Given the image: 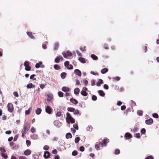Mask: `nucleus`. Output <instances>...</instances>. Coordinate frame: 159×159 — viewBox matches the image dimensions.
<instances>
[{
	"mask_svg": "<svg viewBox=\"0 0 159 159\" xmlns=\"http://www.w3.org/2000/svg\"><path fill=\"white\" fill-rule=\"evenodd\" d=\"M31 151L30 149H27L25 150L24 152V154L25 156H28L30 155L31 153Z\"/></svg>",
	"mask_w": 159,
	"mask_h": 159,
	"instance_id": "9b49d317",
	"label": "nucleus"
},
{
	"mask_svg": "<svg viewBox=\"0 0 159 159\" xmlns=\"http://www.w3.org/2000/svg\"><path fill=\"white\" fill-rule=\"evenodd\" d=\"M98 93L99 95L102 97L104 96L105 95V93L102 90H99L98 91Z\"/></svg>",
	"mask_w": 159,
	"mask_h": 159,
	"instance_id": "6ab92c4d",
	"label": "nucleus"
},
{
	"mask_svg": "<svg viewBox=\"0 0 159 159\" xmlns=\"http://www.w3.org/2000/svg\"><path fill=\"white\" fill-rule=\"evenodd\" d=\"M66 139H69L72 137V135L70 133H67L66 134Z\"/></svg>",
	"mask_w": 159,
	"mask_h": 159,
	"instance_id": "c756f323",
	"label": "nucleus"
},
{
	"mask_svg": "<svg viewBox=\"0 0 159 159\" xmlns=\"http://www.w3.org/2000/svg\"><path fill=\"white\" fill-rule=\"evenodd\" d=\"M143 49L145 52H146L147 51V46H144L143 47Z\"/></svg>",
	"mask_w": 159,
	"mask_h": 159,
	"instance_id": "bf43d9fd",
	"label": "nucleus"
},
{
	"mask_svg": "<svg viewBox=\"0 0 159 159\" xmlns=\"http://www.w3.org/2000/svg\"><path fill=\"white\" fill-rule=\"evenodd\" d=\"M58 95L60 97H63V93L61 91H59L58 93Z\"/></svg>",
	"mask_w": 159,
	"mask_h": 159,
	"instance_id": "4c0bfd02",
	"label": "nucleus"
},
{
	"mask_svg": "<svg viewBox=\"0 0 159 159\" xmlns=\"http://www.w3.org/2000/svg\"><path fill=\"white\" fill-rule=\"evenodd\" d=\"M52 109L49 106H47L45 108L46 112L48 114H51L52 112Z\"/></svg>",
	"mask_w": 159,
	"mask_h": 159,
	"instance_id": "39448f33",
	"label": "nucleus"
},
{
	"mask_svg": "<svg viewBox=\"0 0 159 159\" xmlns=\"http://www.w3.org/2000/svg\"><path fill=\"white\" fill-rule=\"evenodd\" d=\"M27 35L31 39H35L32 33L31 32H27Z\"/></svg>",
	"mask_w": 159,
	"mask_h": 159,
	"instance_id": "f8f14e48",
	"label": "nucleus"
},
{
	"mask_svg": "<svg viewBox=\"0 0 159 159\" xmlns=\"http://www.w3.org/2000/svg\"><path fill=\"white\" fill-rule=\"evenodd\" d=\"M79 60L83 63H84L86 62V61L85 59L82 57H80L78 59Z\"/></svg>",
	"mask_w": 159,
	"mask_h": 159,
	"instance_id": "aec40b11",
	"label": "nucleus"
},
{
	"mask_svg": "<svg viewBox=\"0 0 159 159\" xmlns=\"http://www.w3.org/2000/svg\"><path fill=\"white\" fill-rule=\"evenodd\" d=\"M35 130V129L33 127H32L30 129V131L32 133H34Z\"/></svg>",
	"mask_w": 159,
	"mask_h": 159,
	"instance_id": "69168bd1",
	"label": "nucleus"
},
{
	"mask_svg": "<svg viewBox=\"0 0 159 159\" xmlns=\"http://www.w3.org/2000/svg\"><path fill=\"white\" fill-rule=\"evenodd\" d=\"M25 67V70L26 71H29L31 69V67L29 66V63L28 61H26L24 63Z\"/></svg>",
	"mask_w": 159,
	"mask_h": 159,
	"instance_id": "7ed1b4c3",
	"label": "nucleus"
},
{
	"mask_svg": "<svg viewBox=\"0 0 159 159\" xmlns=\"http://www.w3.org/2000/svg\"><path fill=\"white\" fill-rule=\"evenodd\" d=\"M66 75V73L65 72H63L61 74V76L62 79H64Z\"/></svg>",
	"mask_w": 159,
	"mask_h": 159,
	"instance_id": "2f4dec72",
	"label": "nucleus"
},
{
	"mask_svg": "<svg viewBox=\"0 0 159 159\" xmlns=\"http://www.w3.org/2000/svg\"><path fill=\"white\" fill-rule=\"evenodd\" d=\"M152 116L155 118H158V115L157 113H154L152 114Z\"/></svg>",
	"mask_w": 159,
	"mask_h": 159,
	"instance_id": "864d4df0",
	"label": "nucleus"
},
{
	"mask_svg": "<svg viewBox=\"0 0 159 159\" xmlns=\"http://www.w3.org/2000/svg\"><path fill=\"white\" fill-rule=\"evenodd\" d=\"M19 159H27L25 157L22 156L19 157Z\"/></svg>",
	"mask_w": 159,
	"mask_h": 159,
	"instance_id": "774afa93",
	"label": "nucleus"
},
{
	"mask_svg": "<svg viewBox=\"0 0 159 159\" xmlns=\"http://www.w3.org/2000/svg\"><path fill=\"white\" fill-rule=\"evenodd\" d=\"M54 68L56 70H59L61 69L60 66L56 64L54 66Z\"/></svg>",
	"mask_w": 159,
	"mask_h": 159,
	"instance_id": "c85d7f7f",
	"label": "nucleus"
},
{
	"mask_svg": "<svg viewBox=\"0 0 159 159\" xmlns=\"http://www.w3.org/2000/svg\"><path fill=\"white\" fill-rule=\"evenodd\" d=\"M145 159H154V158L152 156H149L145 158Z\"/></svg>",
	"mask_w": 159,
	"mask_h": 159,
	"instance_id": "0e129e2a",
	"label": "nucleus"
},
{
	"mask_svg": "<svg viewBox=\"0 0 159 159\" xmlns=\"http://www.w3.org/2000/svg\"><path fill=\"white\" fill-rule=\"evenodd\" d=\"M69 64V62L68 61H65L64 63V65L66 67H67V66H68Z\"/></svg>",
	"mask_w": 159,
	"mask_h": 159,
	"instance_id": "6e6d98bb",
	"label": "nucleus"
},
{
	"mask_svg": "<svg viewBox=\"0 0 159 159\" xmlns=\"http://www.w3.org/2000/svg\"><path fill=\"white\" fill-rule=\"evenodd\" d=\"M35 85L33 84L32 83H30L27 85L26 87L28 89H31V88H34Z\"/></svg>",
	"mask_w": 159,
	"mask_h": 159,
	"instance_id": "dca6fc26",
	"label": "nucleus"
},
{
	"mask_svg": "<svg viewBox=\"0 0 159 159\" xmlns=\"http://www.w3.org/2000/svg\"><path fill=\"white\" fill-rule=\"evenodd\" d=\"M67 55V57H70L72 56V53L70 52H69V51H67L66 52Z\"/></svg>",
	"mask_w": 159,
	"mask_h": 159,
	"instance_id": "603ef678",
	"label": "nucleus"
},
{
	"mask_svg": "<svg viewBox=\"0 0 159 159\" xmlns=\"http://www.w3.org/2000/svg\"><path fill=\"white\" fill-rule=\"evenodd\" d=\"M67 69L69 70H70L72 69H73V66L71 64H69L68 66H67Z\"/></svg>",
	"mask_w": 159,
	"mask_h": 159,
	"instance_id": "a18cd8bd",
	"label": "nucleus"
},
{
	"mask_svg": "<svg viewBox=\"0 0 159 159\" xmlns=\"http://www.w3.org/2000/svg\"><path fill=\"white\" fill-rule=\"evenodd\" d=\"M46 85H47V84H39V86H40V88L42 89H43Z\"/></svg>",
	"mask_w": 159,
	"mask_h": 159,
	"instance_id": "de8ad7c7",
	"label": "nucleus"
},
{
	"mask_svg": "<svg viewBox=\"0 0 159 159\" xmlns=\"http://www.w3.org/2000/svg\"><path fill=\"white\" fill-rule=\"evenodd\" d=\"M75 109L74 108L69 107L67 108V110L69 111L74 112Z\"/></svg>",
	"mask_w": 159,
	"mask_h": 159,
	"instance_id": "72a5a7b5",
	"label": "nucleus"
},
{
	"mask_svg": "<svg viewBox=\"0 0 159 159\" xmlns=\"http://www.w3.org/2000/svg\"><path fill=\"white\" fill-rule=\"evenodd\" d=\"M100 145L103 146V143L101 142L96 143L95 145V148L97 150H98L99 149V146Z\"/></svg>",
	"mask_w": 159,
	"mask_h": 159,
	"instance_id": "6e6552de",
	"label": "nucleus"
},
{
	"mask_svg": "<svg viewBox=\"0 0 159 159\" xmlns=\"http://www.w3.org/2000/svg\"><path fill=\"white\" fill-rule=\"evenodd\" d=\"M73 127L74 128H75V129L78 130V125L76 124H74L73 125Z\"/></svg>",
	"mask_w": 159,
	"mask_h": 159,
	"instance_id": "4d7b16f0",
	"label": "nucleus"
},
{
	"mask_svg": "<svg viewBox=\"0 0 159 159\" xmlns=\"http://www.w3.org/2000/svg\"><path fill=\"white\" fill-rule=\"evenodd\" d=\"M120 153V151L118 149H116L115 150V154L116 155L119 154Z\"/></svg>",
	"mask_w": 159,
	"mask_h": 159,
	"instance_id": "49530a36",
	"label": "nucleus"
},
{
	"mask_svg": "<svg viewBox=\"0 0 159 159\" xmlns=\"http://www.w3.org/2000/svg\"><path fill=\"white\" fill-rule=\"evenodd\" d=\"M74 114L75 115H78L80 114V111L78 110L75 109V111H74Z\"/></svg>",
	"mask_w": 159,
	"mask_h": 159,
	"instance_id": "e433bc0d",
	"label": "nucleus"
},
{
	"mask_svg": "<svg viewBox=\"0 0 159 159\" xmlns=\"http://www.w3.org/2000/svg\"><path fill=\"white\" fill-rule=\"evenodd\" d=\"M75 73L79 76L81 75V71L78 69H76L74 70Z\"/></svg>",
	"mask_w": 159,
	"mask_h": 159,
	"instance_id": "4468645a",
	"label": "nucleus"
},
{
	"mask_svg": "<svg viewBox=\"0 0 159 159\" xmlns=\"http://www.w3.org/2000/svg\"><path fill=\"white\" fill-rule=\"evenodd\" d=\"M134 137L139 138L140 137V134L139 133H137L134 134Z\"/></svg>",
	"mask_w": 159,
	"mask_h": 159,
	"instance_id": "37998d69",
	"label": "nucleus"
},
{
	"mask_svg": "<svg viewBox=\"0 0 159 159\" xmlns=\"http://www.w3.org/2000/svg\"><path fill=\"white\" fill-rule=\"evenodd\" d=\"M80 91V89L78 88H77L74 89V93L75 94L77 95L79 93Z\"/></svg>",
	"mask_w": 159,
	"mask_h": 159,
	"instance_id": "a211bd4d",
	"label": "nucleus"
},
{
	"mask_svg": "<svg viewBox=\"0 0 159 159\" xmlns=\"http://www.w3.org/2000/svg\"><path fill=\"white\" fill-rule=\"evenodd\" d=\"M8 108V110L9 111L11 112L13 111V104L11 103H8L7 106Z\"/></svg>",
	"mask_w": 159,
	"mask_h": 159,
	"instance_id": "20e7f679",
	"label": "nucleus"
},
{
	"mask_svg": "<svg viewBox=\"0 0 159 159\" xmlns=\"http://www.w3.org/2000/svg\"><path fill=\"white\" fill-rule=\"evenodd\" d=\"M41 68H43L44 67V66L42 65V62L41 61H39L38 63H37L35 66V67L36 68H38L40 67Z\"/></svg>",
	"mask_w": 159,
	"mask_h": 159,
	"instance_id": "423d86ee",
	"label": "nucleus"
},
{
	"mask_svg": "<svg viewBox=\"0 0 159 159\" xmlns=\"http://www.w3.org/2000/svg\"><path fill=\"white\" fill-rule=\"evenodd\" d=\"M80 49L82 51H86L85 47L84 46L83 47H80Z\"/></svg>",
	"mask_w": 159,
	"mask_h": 159,
	"instance_id": "13d9d810",
	"label": "nucleus"
},
{
	"mask_svg": "<svg viewBox=\"0 0 159 159\" xmlns=\"http://www.w3.org/2000/svg\"><path fill=\"white\" fill-rule=\"evenodd\" d=\"M137 113L139 115L142 116L143 114V111L142 110H138L137 111Z\"/></svg>",
	"mask_w": 159,
	"mask_h": 159,
	"instance_id": "f704fd0d",
	"label": "nucleus"
},
{
	"mask_svg": "<svg viewBox=\"0 0 159 159\" xmlns=\"http://www.w3.org/2000/svg\"><path fill=\"white\" fill-rule=\"evenodd\" d=\"M103 48L106 49H108V45L107 44H105L103 45Z\"/></svg>",
	"mask_w": 159,
	"mask_h": 159,
	"instance_id": "e2e57ef3",
	"label": "nucleus"
},
{
	"mask_svg": "<svg viewBox=\"0 0 159 159\" xmlns=\"http://www.w3.org/2000/svg\"><path fill=\"white\" fill-rule=\"evenodd\" d=\"M70 101L71 102L75 105H76L78 103V101L73 98H70Z\"/></svg>",
	"mask_w": 159,
	"mask_h": 159,
	"instance_id": "ddd939ff",
	"label": "nucleus"
},
{
	"mask_svg": "<svg viewBox=\"0 0 159 159\" xmlns=\"http://www.w3.org/2000/svg\"><path fill=\"white\" fill-rule=\"evenodd\" d=\"M49 147L48 145H45L43 148V149H44L45 150H49Z\"/></svg>",
	"mask_w": 159,
	"mask_h": 159,
	"instance_id": "79ce46f5",
	"label": "nucleus"
},
{
	"mask_svg": "<svg viewBox=\"0 0 159 159\" xmlns=\"http://www.w3.org/2000/svg\"><path fill=\"white\" fill-rule=\"evenodd\" d=\"M42 110L41 108H38L35 111L37 115H39L41 112Z\"/></svg>",
	"mask_w": 159,
	"mask_h": 159,
	"instance_id": "b1692460",
	"label": "nucleus"
},
{
	"mask_svg": "<svg viewBox=\"0 0 159 159\" xmlns=\"http://www.w3.org/2000/svg\"><path fill=\"white\" fill-rule=\"evenodd\" d=\"M103 83V80L101 79L99 80L96 83V85L97 86H100L101 84Z\"/></svg>",
	"mask_w": 159,
	"mask_h": 159,
	"instance_id": "412c9836",
	"label": "nucleus"
},
{
	"mask_svg": "<svg viewBox=\"0 0 159 159\" xmlns=\"http://www.w3.org/2000/svg\"><path fill=\"white\" fill-rule=\"evenodd\" d=\"M80 93L82 95L84 96H86L88 94V93L86 92L83 90L81 91Z\"/></svg>",
	"mask_w": 159,
	"mask_h": 159,
	"instance_id": "bb28decb",
	"label": "nucleus"
},
{
	"mask_svg": "<svg viewBox=\"0 0 159 159\" xmlns=\"http://www.w3.org/2000/svg\"><path fill=\"white\" fill-rule=\"evenodd\" d=\"M125 137L126 139H129L132 137V135L129 133H126L125 135Z\"/></svg>",
	"mask_w": 159,
	"mask_h": 159,
	"instance_id": "0eeeda50",
	"label": "nucleus"
},
{
	"mask_svg": "<svg viewBox=\"0 0 159 159\" xmlns=\"http://www.w3.org/2000/svg\"><path fill=\"white\" fill-rule=\"evenodd\" d=\"M62 90L63 92H67L69 91L70 89L68 87L64 86L62 87Z\"/></svg>",
	"mask_w": 159,
	"mask_h": 159,
	"instance_id": "2eb2a0df",
	"label": "nucleus"
},
{
	"mask_svg": "<svg viewBox=\"0 0 159 159\" xmlns=\"http://www.w3.org/2000/svg\"><path fill=\"white\" fill-rule=\"evenodd\" d=\"M92 99L93 101H96L97 99V97L95 95H93L92 96Z\"/></svg>",
	"mask_w": 159,
	"mask_h": 159,
	"instance_id": "8fccbe9b",
	"label": "nucleus"
},
{
	"mask_svg": "<svg viewBox=\"0 0 159 159\" xmlns=\"http://www.w3.org/2000/svg\"><path fill=\"white\" fill-rule=\"evenodd\" d=\"M63 58L61 56H59L56 57L55 59V61L56 63H58L60 62V60H63Z\"/></svg>",
	"mask_w": 159,
	"mask_h": 159,
	"instance_id": "1a4fd4ad",
	"label": "nucleus"
},
{
	"mask_svg": "<svg viewBox=\"0 0 159 159\" xmlns=\"http://www.w3.org/2000/svg\"><path fill=\"white\" fill-rule=\"evenodd\" d=\"M26 143L27 146H29L31 145V142L30 140H26Z\"/></svg>",
	"mask_w": 159,
	"mask_h": 159,
	"instance_id": "09e8293b",
	"label": "nucleus"
},
{
	"mask_svg": "<svg viewBox=\"0 0 159 159\" xmlns=\"http://www.w3.org/2000/svg\"><path fill=\"white\" fill-rule=\"evenodd\" d=\"M36 76L35 75L33 74L31 75L30 77V78L31 80L33 79L34 80H36V79L35 78H34V77Z\"/></svg>",
	"mask_w": 159,
	"mask_h": 159,
	"instance_id": "58836bf2",
	"label": "nucleus"
},
{
	"mask_svg": "<svg viewBox=\"0 0 159 159\" xmlns=\"http://www.w3.org/2000/svg\"><path fill=\"white\" fill-rule=\"evenodd\" d=\"M32 109V108L31 107H30L28 110L26 111H25V114L26 115H29L30 112V111Z\"/></svg>",
	"mask_w": 159,
	"mask_h": 159,
	"instance_id": "7c9ffc66",
	"label": "nucleus"
},
{
	"mask_svg": "<svg viewBox=\"0 0 159 159\" xmlns=\"http://www.w3.org/2000/svg\"><path fill=\"white\" fill-rule=\"evenodd\" d=\"M108 71V69L107 68H105L102 69L101 70V72L102 73L104 74L106 73Z\"/></svg>",
	"mask_w": 159,
	"mask_h": 159,
	"instance_id": "393cba45",
	"label": "nucleus"
},
{
	"mask_svg": "<svg viewBox=\"0 0 159 159\" xmlns=\"http://www.w3.org/2000/svg\"><path fill=\"white\" fill-rule=\"evenodd\" d=\"M80 150L81 152H83L84 150V148L83 146H81L80 148Z\"/></svg>",
	"mask_w": 159,
	"mask_h": 159,
	"instance_id": "680f3d73",
	"label": "nucleus"
},
{
	"mask_svg": "<svg viewBox=\"0 0 159 159\" xmlns=\"http://www.w3.org/2000/svg\"><path fill=\"white\" fill-rule=\"evenodd\" d=\"M1 155L2 157L5 159H7L8 157V156L6 153H1Z\"/></svg>",
	"mask_w": 159,
	"mask_h": 159,
	"instance_id": "c9c22d12",
	"label": "nucleus"
},
{
	"mask_svg": "<svg viewBox=\"0 0 159 159\" xmlns=\"http://www.w3.org/2000/svg\"><path fill=\"white\" fill-rule=\"evenodd\" d=\"M78 154V152L76 150H74L73 151L72 153V154L73 156H75Z\"/></svg>",
	"mask_w": 159,
	"mask_h": 159,
	"instance_id": "ea45409f",
	"label": "nucleus"
},
{
	"mask_svg": "<svg viewBox=\"0 0 159 159\" xmlns=\"http://www.w3.org/2000/svg\"><path fill=\"white\" fill-rule=\"evenodd\" d=\"M0 151L1 153H5L6 152V150L3 147H0Z\"/></svg>",
	"mask_w": 159,
	"mask_h": 159,
	"instance_id": "cd10ccee",
	"label": "nucleus"
},
{
	"mask_svg": "<svg viewBox=\"0 0 159 159\" xmlns=\"http://www.w3.org/2000/svg\"><path fill=\"white\" fill-rule=\"evenodd\" d=\"M30 127V124L28 122L25 123L24 125V128L22 130L25 132L27 133Z\"/></svg>",
	"mask_w": 159,
	"mask_h": 159,
	"instance_id": "f03ea898",
	"label": "nucleus"
},
{
	"mask_svg": "<svg viewBox=\"0 0 159 159\" xmlns=\"http://www.w3.org/2000/svg\"><path fill=\"white\" fill-rule=\"evenodd\" d=\"M50 156V153L48 152H44V157L45 158H48Z\"/></svg>",
	"mask_w": 159,
	"mask_h": 159,
	"instance_id": "f3484780",
	"label": "nucleus"
},
{
	"mask_svg": "<svg viewBox=\"0 0 159 159\" xmlns=\"http://www.w3.org/2000/svg\"><path fill=\"white\" fill-rule=\"evenodd\" d=\"M146 132V130L144 128H143L141 130V133L142 134H145Z\"/></svg>",
	"mask_w": 159,
	"mask_h": 159,
	"instance_id": "3c124183",
	"label": "nucleus"
},
{
	"mask_svg": "<svg viewBox=\"0 0 159 159\" xmlns=\"http://www.w3.org/2000/svg\"><path fill=\"white\" fill-rule=\"evenodd\" d=\"M76 52L78 56L81 57L82 56V54L79 51L77 50Z\"/></svg>",
	"mask_w": 159,
	"mask_h": 159,
	"instance_id": "052dcab7",
	"label": "nucleus"
},
{
	"mask_svg": "<svg viewBox=\"0 0 159 159\" xmlns=\"http://www.w3.org/2000/svg\"><path fill=\"white\" fill-rule=\"evenodd\" d=\"M153 122V120L152 118H150L149 120H145V123L146 124L150 125L152 124Z\"/></svg>",
	"mask_w": 159,
	"mask_h": 159,
	"instance_id": "9d476101",
	"label": "nucleus"
},
{
	"mask_svg": "<svg viewBox=\"0 0 159 159\" xmlns=\"http://www.w3.org/2000/svg\"><path fill=\"white\" fill-rule=\"evenodd\" d=\"M38 136L36 134H34L32 136L31 138L33 139H38Z\"/></svg>",
	"mask_w": 159,
	"mask_h": 159,
	"instance_id": "473e14b6",
	"label": "nucleus"
},
{
	"mask_svg": "<svg viewBox=\"0 0 159 159\" xmlns=\"http://www.w3.org/2000/svg\"><path fill=\"white\" fill-rule=\"evenodd\" d=\"M109 142V140L107 139H103V144H104L105 146L107 145V143Z\"/></svg>",
	"mask_w": 159,
	"mask_h": 159,
	"instance_id": "4be33fe9",
	"label": "nucleus"
},
{
	"mask_svg": "<svg viewBox=\"0 0 159 159\" xmlns=\"http://www.w3.org/2000/svg\"><path fill=\"white\" fill-rule=\"evenodd\" d=\"M80 138L79 137H76L75 138V142L76 143H77L80 140Z\"/></svg>",
	"mask_w": 159,
	"mask_h": 159,
	"instance_id": "a19ab883",
	"label": "nucleus"
},
{
	"mask_svg": "<svg viewBox=\"0 0 159 159\" xmlns=\"http://www.w3.org/2000/svg\"><path fill=\"white\" fill-rule=\"evenodd\" d=\"M103 87L105 89H108L109 88L108 86V85L107 84H105L104 85Z\"/></svg>",
	"mask_w": 159,
	"mask_h": 159,
	"instance_id": "338daca9",
	"label": "nucleus"
},
{
	"mask_svg": "<svg viewBox=\"0 0 159 159\" xmlns=\"http://www.w3.org/2000/svg\"><path fill=\"white\" fill-rule=\"evenodd\" d=\"M59 47V43L58 42H56L54 46V50H57Z\"/></svg>",
	"mask_w": 159,
	"mask_h": 159,
	"instance_id": "5701e85b",
	"label": "nucleus"
},
{
	"mask_svg": "<svg viewBox=\"0 0 159 159\" xmlns=\"http://www.w3.org/2000/svg\"><path fill=\"white\" fill-rule=\"evenodd\" d=\"M91 57L94 60H96L98 59V57L94 54H92L91 55Z\"/></svg>",
	"mask_w": 159,
	"mask_h": 159,
	"instance_id": "a878e982",
	"label": "nucleus"
},
{
	"mask_svg": "<svg viewBox=\"0 0 159 159\" xmlns=\"http://www.w3.org/2000/svg\"><path fill=\"white\" fill-rule=\"evenodd\" d=\"M66 119L68 123H70V122L73 124L75 122V120L71 116L69 113L67 112L66 113Z\"/></svg>",
	"mask_w": 159,
	"mask_h": 159,
	"instance_id": "f257e3e1",
	"label": "nucleus"
},
{
	"mask_svg": "<svg viewBox=\"0 0 159 159\" xmlns=\"http://www.w3.org/2000/svg\"><path fill=\"white\" fill-rule=\"evenodd\" d=\"M61 115V113L60 111H58L56 113V116L58 117L60 116Z\"/></svg>",
	"mask_w": 159,
	"mask_h": 159,
	"instance_id": "5fc2aeb1",
	"label": "nucleus"
},
{
	"mask_svg": "<svg viewBox=\"0 0 159 159\" xmlns=\"http://www.w3.org/2000/svg\"><path fill=\"white\" fill-rule=\"evenodd\" d=\"M53 98V97L52 95L48 96V98L47 100L49 101H51L52 99Z\"/></svg>",
	"mask_w": 159,
	"mask_h": 159,
	"instance_id": "c03bdc74",
	"label": "nucleus"
}]
</instances>
